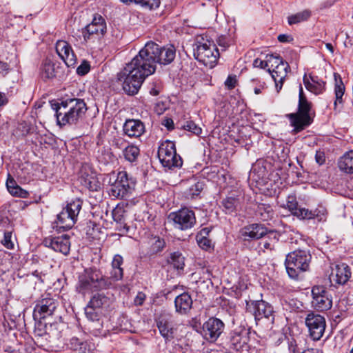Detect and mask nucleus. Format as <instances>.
<instances>
[{"instance_id": "64", "label": "nucleus", "mask_w": 353, "mask_h": 353, "mask_svg": "<svg viewBox=\"0 0 353 353\" xmlns=\"http://www.w3.org/2000/svg\"><path fill=\"white\" fill-rule=\"evenodd\" d=\"M302 353H323V352L322 350H321L319 349L312 348V349H308V350H304Z\"/></svg>"}, {"instance_id": "9", "label": "nucleus", "mask_w": 353, "mask_h": 353, "mask_svg": "<svg viewBox=\"0 0 353 353\" xmlns=\"http://www.w3.org/2000/svg\"><path fill=\"white\" fill-rule=\"evenodd\" d=\"M158 157L162 165L168 169L180 168L183 164L181 157L176 154L175 144L168 140L159 147Z\"/></svg>"}, {"instance_id": "19", "label": "nucleus", "mask_w": 353, "mask_h": 353, "mask_svg": "<svg viewBox=\"0 0 353 353\" xmlns=\"http://www.w3.org/2000/svg\"><path fill=\"white\" fill-rule=\"evenodd\" d=\"M352 275L350 268L345 263H341L336 265L332 269L330 275V280L332 283L336 284L344 285L345 284Z\"/></svg>"}, {"instance_id": "14", "label": "nucleus", "mask_w": 353, "mask_h": 353, "mask_svg": "<svg viewBox=\"0 0 353 353\" xmlns=\"http://www.w3.org/2000/svg\"><path fill=\"white\" fill-rule=\"evenodd\" d=\"M305 321L311 338L314 341L320 340L326 327L325 318L320 314L311 312L307 314Z\"/></svg>"}, {"instance_id": "62", "label": "nucleus", "mask_w": 353, "mask_h": 353, "mask_svg": "<svg viewBox=\"0 0 353 353\" xmlns=\"http://www.w3.org/2000/svg\"><path fill=\"white\" fill-rule=\"evenodd\" d=\"M290 37L288 34H279L278 36V40L281 43H286L290 41Z\"/></svg>"}, {"instance_id": "47", "label": "nucleus", "mask_w": 353, "mask_h": 353, "mask_svg": "<svg viewBox=\"0 0 353 353\" xmlns=\"http://www.w3.org/2000/svg\"><path fill=\"white\" fill-rule=\"evenodd\" d=\"M123 269L112 268L110 272V276H107L108 279L111 280L112 288L114 286V283L123 278Z\"/></svg>"}, {"instance_id": "22", "label": "nucleus", "mask_w": 353, "mask_h": 353, "mask_svg": "<svg viewBox=\"0 0 353 353\" xmlns=\"http://www.w3.org/2000/svg\"><path fill=\"white\" fill-rule=\"evenodd\" d=\"M192 303L191 296L187 292H183L174 299L175 311L179 314H187L190 311Z\"/></svg>"}, {"instance_id": "35", "label": "nucleus", "mask_w": 353, "mask_h": 353, "mask_svg": "<svg viewBox=\"0 0 353 353\" xmlns=\"http://www.w3.org/2000/svg\"><path fill=\"white\" fill-rule=\"evenodd\" d=\"M185 258L179 252H174L170 254L168 262L177 270H183L185 265Z\"/></svg>"}, {"instance_id": "55", "label": "nucleus", "mask_w": 353, "mask_h": 353, "mask_svg": "<svg viewBox=\"0 0 353 353\" xmlns=\"http://www.w3.org/2000/svg\"><path fill=\"white\" fill-rule=\"evenodd\" d=\"M253 65L254 67L261 68L263 69L268 70V61L267 59L265 60H261L260 59H256L254 61Z\"/></svg>"}, {"instance_id": "33", "label": "nucleus", "mask_w": 353, "mask_h": 353, "mask_svg": "<svg viewBox=\"0 0 353 353\" xmlns=\"http://www.w3.org/2000/svg\"><path fill=\"white\" fill-rule=\"evenodd\" d=\"M311 16V11L304 10L301 12L292 14L288 17L289 25L296 24L307 21Z\"/></svg>"}, {"instance_id": "52", "label": "nucleus", "mask_w": 353, "mask_h": 353, "mask_svg": "<svg viewBox=\"0 0 353 353\" xmlns=\"http://www.w3.org/2000/svg\"><path fill=\"white\" fill-rule=\"evenodd\" d=\"M90 69V64L87 61H83L77 69V72L79 75L86 74Z\"/></svg>"}, {"instance_id": "60", "label": "nucleus", "mask_w": 353, "mask_h": 353, "mask_svg": "<svg viewBox=\"0 0 353 353\" xmlns=\"http://www.w3.org/2000/svg\"><path fill=\"white\" fill-rule=\"evenodd\" d=\"M161 87L160 85H154L150 90V94L152 96H157L160 93Z\"/></svg>"}, {"instance_id": "50", "label": "nucleus", "mask_w": 353, "mask_h": 353, "mask_svg": "<svg viewBox=\"0 0 353 353\" xmlns=\"http://www.w3.org/2000/svg\"><path fill=\"white\" fill-rule=\"evenodd\" d=\"M198 245L203 250H208L211 248V241L205 236H196Z\"/></svg>"}, {"instance_id": "8", "label": "nucleus", "mask_w": 353, "mask_h": 353, "mask_svg": "<svg viewBox=\"0 0 353 353\" xmlns=\"http://www.w3.org/2000/svg\"><path fill=\"white\" fill-rule=\"evenodd\" d=\"M194 56L196 60L205 66L212 68L219 56V50L213 42L205 41L203 43L197 41L194 48Z\"/></svg>"}, {"instance_id": "53", "label": "nucleus", "mask_w": 353, "mask_h": 353, "mask_svg": "<svg viewBox=\"0 0 353 353\" xmlns=\"http://www.w3.org/2000/svg\"><path fill=\"white\" fill-rule=\"evenodd\" d=\"M289 351L290 353H302L303 351H301L298 347V345L294 339H292L289 342Z\"/></svg>"}, {"instance_id": "18", "label": "nucleus", "mask_w": 353, "mask_h": 353, "mask_svg": "<svg viewBox=\"0 0 353 353\" xmlns=\"http://www.w3.org/2000/svg\"><path fill=\"white\" fill-rule=\"evenodd\" d=\"M240 233L243 240L252 241L265 236L268 234V230L261 224L253 223L243 228Z\"/></svg>"}, {"instance_id": "25", "label": "nucleus", "mask_w": 353, "mask_h": 353, "mask_svg": "<svg viewBox=\"0 0 353 353\" xmlns=\"http://www.w3.org/2000/svg\"><path fill=\"white\" fill-rule=\"evenodd\" d=\"M290 68L287 62L281 63L278 67L274 68L269 73L271 74L272 78L274 81L275 86L277 92H279L283 86V81L287 76L288 70Z\"/></svg>"}, {"instance_id": "13", "label": "nucleus", "mask_w": 353, "mask_h": 353, "mask_svg": "<svg viewBox=\"0 0 353 353\" xmlns=\"http://www.w3.org/2000/svg\"><path fill=\"white\" fill-rule=\"evenodd\" d=\"M106 32V23L101 16L94 17L92 23L83 30V36L86 42H94L101 39Z\"/></svg>"}, {"instance_id": "12", "label": "nucleus", "mask_w": 353, "mask_h": 353, "mask_svg": "<svg viewBox=\"0 0 353 353\" xmlns=\"http://www.w3.org/2000/svg\"><path fill=\"white\" fill-rule=\"evenodd\" d=\"M225 324L219 319L209 318L202 325L200 332L203 338L209 343H214L223 332Z\"/></svg>"}, {"instance_id": "36", "label": "nucleus", "mask_w": 353, "mask_h": 353, "mask_svg": "<svg viewBox=\"0 0 353 353\" xmlns=\"http://www.w3.org/2000/svg\"><path fill=\"white\" fill-rule=\"evenodd\" d=\"M283 208L288 209L292 215L295 216V212H298L300 208H298V201L295 195H289L285 201L280 205Z\"/></svg>"}, {"instance_id": "34", "label": "nucleus", "mask_w": 353, "mask_h": 353, "mask_svg": "<svg viewBox=\"0 0 353 353\" xmlns=\"http://www.w3.org/2000/svg\"><path fill=\"white\" fill-rule=\"evenodd\" d=\"M41 76L43 79L54 78L56 76L54 64L49 61H46L41 68Z\"/></svg>"}, {"instance_id": "44", "label": "nucleus", "mask_w": 353, "mask_h": 353, "mask_svg": "<svg viewBox=\"0 0 353 353\" xmlns=\"http://www.w3.org/2000/svg\"><path fill=\"white\" fill-rule=\"evenodd\" d=\"M312 214H314V219H316L319 221H325L327 219V212L325 207L319 205L312 210Z\"/></svg>"}, {"instance_id": "32", "label": "nucleus", "mask_w": 353, "mask_h": 353, "mask_svg": "<svg viewBox=\"0 0 353 353\" xmlns=\"http://www.w3.org/2000/svg\"><path fill=\"white\" fill-rule=\"evenodd\" d=\"M256 212L263 221L271 219L274 215V211L272 207L270 205L265 203L259 204Z\"/></svg>"}, {"instance_id": "43", "label": "nucleus", "mask_w": 353, "mask_h": 353, "mask_svg": "<svg viewBox=\"0 0 353 353\" xmlns=\"http://www.w3.org/2000/svg\"><path fill=\"white\" fill-rule=\"evenodd\" d=\"M203 189V182L198 181L189 188L187 195L191 199H193L194 196L199 195Z\"/></svg>"}, {"instance_id": "49", "label": "nucleus", "mask_w": 353, "mask_h": 353, "mask_svg": "<svg viewBox=\"0 0 353 353\" xmlns=\"http://www.w3.org/2000/svg\"><path fill=\"white\" fill-rule=\"evenodd\" d=\"M70 348L74 351H81L82 345H85V342L81 341L77 337H72L70 341Z\"/></svg>"}, {"instance_id": "15", "label": "nucleus", "mask_w": 353, "mask_h": 353, "mask_svg": "<svg viewBox=\"0 0 353 353\" xmlns=\"http://www.w3.org/2000/svg\"><path fill=\"white\" fill-rule=\"evenodd\" d=\"M312 305L316 310L325 311L332 307V296L325 287L314 286L312 290Z\"/></svg>"}, {"instance_id": "27", "label": "nucleus", "mask_w": 353, "mask_h": 353, "mask_svg": "<svg viewBox=\"0 0 353 353\" xmlns=\"http://www.w3.org/2000/svg\"><path fill=\"white\" fill-rule=\"evenodd\" d=\"M339 169L348 174H353V150L345 153L339 160Z\"/></svg>"}, {"instance_id": "21", "label": "nucleus", "mask_w": 353, "mask_h": 353, "mask_svg": "<svg viewBox=\"0 0 353 353\" xmlns=\"http://www.w3.org/2000/svg\"><path fill=\"white\" fill-rule=\"evenodd\" d=\"M303 83L305 88L316 95L323 93L325 90V83L317 76L306 74L303 77Z\"/></svg>"}, {"instance_id": "30", "label": "nucleus", "mask_w": 353, "mask_h": 353, "mask_svg": "<svg viewBox=\"0 0 353 353\" xmlns=\"http://www.w3.org/2000/svg\"><path fill=\"white\" fill-rule=\"evenodd\" d=\"M122 3L125 4H130L134 3L140 5L142 8L153 10L159 8L161 1L160 0H120Z\"/></svg>"}, {"instance_id": "42", "label": "nucleus", "mask_w": 353, "mask_h": 353, "mask_svg": "<svg viewBox=\"0 0 353 353\" xmlns=\"http://www.w3.org/2000/svg\"><path fill=\"white\" fill-rule=\"evenodd\" d=\"M45 334L48 335L50 338H59L60 336V332L57 328V324L45 323Z\"/></svg>"}, {"instance_id": "31", "label": "nucleus", "mask_w": 353, "mask_h": 353, "mask_svg": "<svg viewBox=\"0 0 353 353\" xmlns=\"http://www.w3.org/2000/svg\"><path fill=\"white\" fill-rule=\"evenodd\" d=\"M139 152V148L134 145H128L123 150V155L125 159L130 163H134L137 161Z\"/></svg>"}, {"instance_id": "5", "label": "nucleus", "mask_w": 353, "mask_h": 353, "mask_svg": "<svg viewBox=\"0 0 353 353\" xmlns=\"http://www.w3.org/2000/svg\"><path fill=\"white\" fill-rule=\"evenodd\" d=\"M114 302L113 294L107 292H98L94 294L85 307V314L91 321H98L104 312L112 305Z\"/></svg>"}, {"instance_id": "57", "label": "nucleus", "mask_w": 353, "mask_h": 353, "mask_svg": "<svg viewBox=\"0 0 353 353\" xmlns=\"http://www.w3.org/2000/svg\"><path fill=\"white\" fill-rule=\"evenodd\" d=\"M163 125H164L169 130L174 128V122L172 119L170 118L165 119L163 122Z\"/></svg>"}, {"instance_id": "48", "label": "nucleus", "mask_w": 353, "mask_h": 353, "mask_svg": "<svg viewBox=\"0 0 353 353\" xmlns=\"http://www.w3.org/2000/svg\"><path fill=\"white\" fill-rule=\"evenodd\" d=\"M8 191L12 195L21 198H26L28 195V192L26 190L22 189L18 185L12 187Z\"/></svg>"}, {"instance_id": "6", "label": "nucleus", "mask_w": 353, "mask_h": 353, "mask_svg": "<svg viewBox=\"0 0 353 353\" xmlns=\"http://www.w3.org/2000/svg\"><path fill=\"white\" fill-rule=\"evenodd\" d=\"M311 259V254L306 250H297L289 253L285 262L289 276L298 279L301 273L308 270Z\"/></svg>"}, {"instance_id": "63", "label": "nucleus", "mask_w": 353, "mask_h": 353, "mask_svg": "<svg viewBox=\"0 0 353 353\" xmlns=\"http://www.w3.org/2000/svg\"><path fill=\"white\" fill-rule=\"evenodd\" d=\"M8 103V99L5 93L0 92V108Z\"/></svg>"}, {"instance_id": "2", "label": "nucleus", "mask_w": 353, "mask_h": 353, "mask_svg": "<svg viewBox=\"0 0 353 353\" xmlns=\"http://www.w3.org/2000/svg\"><path fill=\"white\" fill-rule=\"evenodd\" d=\"M57 123L60 127L78 124L84 117L87 105L83 99L68 98L52 105Z\"/></svg>"}, {"instance_id": "61", "label": "nucleus", "mask_w": 353, "mask_h": 353, "mask_svg": "<svg viewBox=\"0 0 353 353\" xmlns=\"http://www.w3.org/2000/svg\"><path fill=\"white\" fill-rule=\"evenodd\" d=\"M17 185V184L16 183L15 181L12 177H10V175H9V177L6 181V186L8 190H9L12 187L16 186Z\"/></svg>"}, {"instance_id": "46", "label": "nucleus", "mask_w": 353, "mask_h": 353, "mask_svg": "<svg viewBox=\"0 0 353 353\" xmlns=\"http://www.w3.org/2000/svg\"><path fill=\"white\" fill-rule=\"evenodd\" d=\"M183 128L196 135H199L202 132L201 128L192 121H187Z\"/></svg>"}, {"instance_id": "28", "label": "nucleus", "mask_w": 353, "mask_h": 353, "mask_svg": "<svg viewBox=\"0 0 353 353\" xmlns=\"http://www.w3.org/2000/svg\"><path fill=\"white\" fill-rule=\"evenodd\" d=\"M157 325L161 336L166 341H170L174 338V329L167 320L159 319L157 321Z\"/></svg>"}, {"instance_id": "45", "label": "nucleus", "mask_w": 353, "mask_h": 353, "mask_svg": "<svg viewBox=\"0 0 353 353\" xmlns=\"http://www.w3.org/2000/svg\"><path fill=\"white\" fill-rule=\"evenodd\" d=\"M295 216L299 219L310 220L314 219V214H312V210L305 208H300L298 212H295Z\"/></svg>"}, {"instance_id": "56", "label": "nucleus", "mask_w": 353, "mask_h": 353, "mask_svg": "<svg viewBox=\"0 0 353 353\" xmlns=\"http://www.w3.org/2000/svg\"><path fill=\"white\" fill-rule=\"evenodd\" d=\"M236 81L235 77L229 76L225 81V85L228 89H232L235 87Z\"/></svg>"}, {"instance_id": "11", "label": "nucleus", "mask_w": 353, "mask_h": 353, "mask_svg": "<svg viewBox=\"0 0 353 353\" xmlns=\"http://www.w3.org/2000/svg\"><path fill=\"white\" fill-rule=\"evenodd\" d=\"M168 219L173 222L174 227L180 230L191 229L196 223L194 212L188 208L171 212Z\"/></svg>"}, {"instance_id": "40", "label": "nucleus", "mask_w": 353, "mask_h": 353, "mask_svg": "<svg viewBox=\"0 0 353 353\" xmlns=\"http://www.w3.org/2000/svg\"><path fill=\"white\" fill-rule=\"evenodd\" d=\"M112 214L114 221L120 223H123L125 216V211L124 210L123 205H117L112 210Z\"/></svg>"}, {"instance_id": "10", "label": "nucleus", "mask_w": 353, "mask_h": 353, "mask_svg": "<svg viewBox=\"0 0 353 353\" xmlns=\"http://www.w3.org/2000/svg\"><path fill=\"white\" fill-rule=\"evenodd\" d=\"M135 184L136 180L129 176L125 171L119 172L111 184V195L116 198L123 199L134 190Z\"/></svg>"}, {"instance_id": "37", "label": "nucleus", "mask_w": 353, "mask_h": 353, "mask_svg": "<svg viewBox=\"0 0 353 353\" xmlns=\"http://www.w3.org/2000/svg\"><path fill=\"white\" fill-rule=\"evenodd\" d=\"M334 79H335V81H336L335 88H334L336 99H335L334 105V108H336L337 103H341L343 101L342 97L344 94L345 86L342 82L341 79H339V80L336 79V74L334 75Z\"/></svg>"}, {"instance_id": "16", "label": "nucleus", "mask_w": 353, "mask_h": 353, "mask_svg": "<svg viewBox=\"0 0 353 353\" xmlns=\"http://www.w3.org/2000/svg\"><path fill=\"white\" fill-rule=\"evenodd\" d=\"M57 305L58 302L56 299L51 297L43 298L37 302L34 307V318L41 320L52 315Z\"/></svg>"}, {"instance_id": "51", "label": "nucleus", "mask_w": 353, "mask_h": 353, "mask_svg": "<svg viewBox=\"0 0 353 353\" xmlns=\"http://www.w3.org/2000/svg\"><path fill=\"white\" fill-rule=\"evenodd\" d=\"M12 234L10 232L4 233L3 239L1 241L2 244L8 249H12L14 244L11 241Z\"/></svg>"}, {"instance_id": "3", "label": "nucleus", "mask_w": 353, "mask_h": 353, "mask_svg": "<svg viewBox=\"0 0 353 353\" xmlns=\"http://www.w3.org/2000/svg\"><path fill=\"white\" fill-rule=\"evenodd\" d=\"M112 288L111 280L103 275L96 268H90L79 276L76 288L79 293L85 294L93 291L110 289Z\"/></svg>"}, {"instance_id": "39", "label": "nucleus", "mask_w": 353, "mask_h": 353, "mask_svg": "<svg viewBox=\"0 0 353 353\" xmlns=\"http://www.w3.org/2000/svg\"><path fill=\"white\" fill-rule=\"evenodd\" d=\"M266 59L268 61V72H270L274 68L278 67L281 63H283L284 61L283 59L279 55H273V54H267Z\"/></svg>"}, {"instance_id": "58", "label": "nucleus", "mask_w": 353, "mask_h": 353, "mask_svg": "<svg viewBox=\"0 0 353 353\" xmlns=\"http://www.w3.org/2000/svg\"><path fill=\"white\" fill-rule=\"evenodd\" d=\"M9 70V65L7 63L0 61V74H4Z\"/></svg>"}, {"instance_id": "41", "label": "nucleus", "mask_w": 353, "mask_h": 353, "mask_svg": "<svg viewBox=\"0 0 353 353\" xmlns=\"http://www.w3.org/2000/svg\"><path fill=\"white\" fill-rule=\"evenodd\" d=\"M268 238L269 240L265 239L263 242V247L268 250H273L274 248V244L279 241L278 236L274 232L270 231L267 234Z\"/></svg>"}, {"instance_id": "38", "label": "nucleus", "mask_w": 353, "mask_h": 353, "mask_svg": "<svg viewBox=\"0 0 353 353\" xmlns=\"http://www.w3.org/2000/svg\"><path fill=\"white\" fill-rule=\"evenodd\" d=\"M222 203L225 212L230 214L235 211L236 206L239 205V200L234 197L230 196L223 199Z\"/></svg>"}, {"instance_id": "59", "label": "nucleus", "mask_w": 353, "mask_h": 353, "mask_svg": "<svg viewBox=\"0 0 353 353\" xmlns=\"http://www.w3.org/2000/svg\"><path fill=\"white\" fill-rule=\"evenodd\" d=\"M145 298V296L143 293H139L137 297L135 298V303L137 305H141L143 303V301Z\"/></svg>"}, {"instance_id": "20", "label": "nucleus", "mask_w": 353, "mask_h": 353, "mask_svg": "<svg viewBox=\"0 0 353 353\" xmlns=\"http://www.w3.org/2000/svg\"><path fill=\"white\" fill-rule=\"evenodd\" d=\"M56 51L68 67L74 65L76 63V57L68 42L59 41L56 45Z\"/></svg>"}, {"instance_id": "7", "label": "nucleus", "mask_w": 353, "mask_h": 353, "mask_svg": "<svg viewBox=\"0 0 353 353\" xmlns=\"http://www.w3.org/2000/svg\"><path fill=\"white\" fill-rule=\"evenodd\" d=\"M82 204L83 201L79 199L68 203L57 216V221L54 223L56 228L63 230L71 229L77 221Z\"/></svg>"}, {"instance_id": "1", "label": "nucleus", "mask_w": 353, "mask_h": 353, "mask_svg": "<svg viewBox=\"0 0 353 353\" xmlns=\"http://www.w3.org/2000/svg\"><path fill=\"white\" fill-rule=\"evenodd\" d=\"M176 56L173 46H161L150 41L139 52L124 69L118 74V80L123 82V89L129 95L136 94L143 82L154 74L157 64L168 65Z\"/></svg>"}, {"instance_id": "54", "label": "nucleus", "mask_w": 353, "mask_h": 353, "mask_svg": "<svg viewBox=\"0 0 353 353\" xmlns=\"http://www.w3.org/2000/svg\"><path fill=\"white\" fill-rule=\"evenodd\" d=\"M123 263V258L121 256L117 254V255H115L114 259H113V261L112 262V268H119V269H122L121 268V265H122Z\"/></svg>"}, {"instance_id": "24", "label": "nucleus", "mask_w": 353, "mask_h": 353, "mask_svg": "<svg viewBox=\"0 0 353 353\" xmlns=\"http://www.w3.org/2000/svg\"><path fill=\"white\" fill-rule=\"evenodd\" d=\"M252 305L254 308V315L256 319H261L263 317L270 319L273 316V308L268 303L261 300L252 301Z\"/></svg>"}, {"instance_id": "17", "label": "nucleus", "mask_w": 353, "mask_h": 353, "mask_svg": "<svg viewBox=\"0 0 353 353\" xmlns=\"http://www.w3.org/2000/svg\"><path fill=\"white\" fill-rule=\"evenodd\" d=\"M43 243L46 247L52 248L55 252H59L67 255L70 249L69 236L64 234L60 236L46 238Z\"/></svg>"}, {"instance_id": "29", "label": "nucleus", "mask_w": 353, "mask_h": 353, "mask_svg": "<svg viewBox=\"0 0 353 353\" xmlns=\"http://www.w3.org/2000/svg\"><path fill=\"white\" fill-rule=\"evenodd\" d=\"M246 332H234L230 337V343L234 349L239 350L243 347L248 342Z\"/></svg>"}, {"instance_id": "4", "label": "nucleus", "mask_w": 353, "mask_h": 353, "mask_svg": "<svg viewBox=\"0 0 353 353\" xmlns=\"http://www.w3.org/2000/svg\"><path fill=\"white\" fill-rule=\"evenodd\" d=\"M298 111L288 115L295 132H299L309 126L313 121L314 112L310 102L303 93L302 87L299 90Z\"/></svg>"}, {"instance_id": "23", "label": "nucleus", "mask_w": 353, "mask_h": 353, "mask_svg": "<svg viewBox=\"0 0 353 353\" xmlns=\"http://www.w3.org/2000/svg\"><path fill=\"white\" fill-rule=\"evenodd\" d=\"M123 131L130 137H139L145 132V126L140 120L128 119L123 125Z\"/></svg>"}, {"instance_id": "26", "label": "nucleus", "mask_w": 353, "mask_h": 353, "mask_svg": "<svg viewBox=\"0 0 353 353\" xmlns=\"http://www.w3.org/2000/svg\"><path fill=\"white\" fill-rule=\"evenodd\" d=\"M79 180L81 184L90 191H97L101 188V183L94 173H82Z\"/></svg>"}]
</instances>
